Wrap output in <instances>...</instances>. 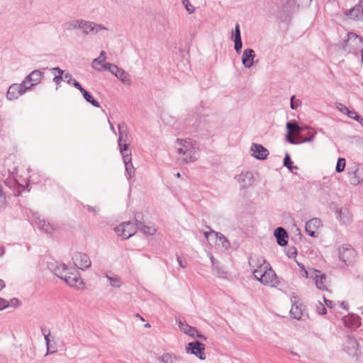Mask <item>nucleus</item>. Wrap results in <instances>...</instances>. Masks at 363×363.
Segmentation results:
<instances>
[{
    "mask_svg": "<svg viewBox=\"0 0 363 363\" xmlns=\"http://www.w3.org/2000/svg\"><path fill=\"white\" fill-rule=\"evenodd\" d=\"M342 346L344 350L348 354V355L357 359L360 353L359 343L353 337L348 335Z\"/></svg>",
    "mask_w": 363,
    "mask_h": 363,
    "instance_id": "obj_8",
    "label": "nucleus"
},
{
    "mask_svg": "<svg viewBox=\"0 0 363 363\" xmlns=\"http://www.w3.org/2000/svg\"><path fill=\"white\" fill-rule=\"evenodd\" d=\"M101 60L104 61H105V60L106 59V53L105 51L102 50L101 52H100V55L99 57Z\"/></svg>",
    "mask_w": 363,
    "mask_h": 363,
    "instance_id": "obj_63",
    "label": "nucleus"
},
{
    "mask_svg": "<svg viewBox=\"0 0 363 363\" xmlns=\"http://www.w3.org/2000/svg\"><path fill=\"white\" fill-rule=\"evenodd\" d=\"M361 42L362 38H359L356 33H348L346 35V38L343 39L340 43V48L344 51L350 52L352 51V46L353 44Z\"/></svg>",
    "mask_w": 363,
    "mask_h": 363,
    "instance_id": "obj_15",
    "label": "nucleus"
},
{
    "mask_svg": "<svg viewBox=\"0 0 363 363\" xmlns=\"http://www.w3.org/2000/svg\"><path fill=\"white\" fill-rule=\"evenodd\" d=\"M162 363H174L179 359V357L173 353H164L162 356L158 358Z\"/></svg>",
    "mask_w": 363,
    "mask_h": 363,
    "instance_id": "obj_32",
    "label": "nucleus"
},
{
    "mask_svg": "<svg viewBox=\"0 0 363 363\" xmlns=\"http://www.w3.org/2000/svg\"><path fill=\"white\" fill-rule=\"evenodd\" d=\"M62 80H64L62 75H55V77L53 78V82L56 84L57 89H58V86L60 84V82Z\"/></svg>",
    "mask_w": 363,
    "mask_h": 363,
    "instance_id": "obj_54",
    "label": "nucleus"
},
{
    "mask_svg": "<svg viewBox=\"0 0 363 363\" xmlns=\"http://www.w3.org/2000/svg\"><path fill=\"white\" fill-rule=\"evenodd\" d=\"M339 216L337 218L342 224L348 225L352 221V215L347 208L337 210Z\"/></svg>",
    "mask_w": 363,
    "mask_h": 363,
    "instance_id": "obj_26",
    "label": "nucleus"
},
{
    "mask_svg": "<svg viewBox=\"0 0 363 363\" xmlns=\"http://www.w3.org/2000/svg\"><path fill=\"white\" fill-rule=\"evenodd\" d=\"M43 76L44 73L42 71L35 69L27 75L23 81L28 86H30L31 89L33 86L40 83Z\"/></svg>",
    "mask_w": 363,
    "mask_h": 363,
    "instance_id": "obj_16",
    "label": "nucleus"
},
{
    "mask_svg": "<svg viewBox=\"0 0 363 363\" xmlns=\"http://www.w3.org/2000/svg\"><path fill=\"white\" fill-rule=\"evenodd\" d=\"M178 325H179V329L183 333L189 335L191 337H194L196 335V333H197V330L195 328L190 326L189 325H188L186 323H182L181 320H179L178 322Z\"/></svg>",
    "mask_w": 363,
    "mask_h": 363,
    "instance_id": "obj_30",
    "label": "nucleus"
},
{
    "mask_svg": "<svg viewBox=\"0 0 363 363\" xmlns=\"http://www.w3.org/2000/svg\"><path fill=\"white\" fill-rule=\"evenodd\" d=\"M196 150L197 147L196 145L192 147H189L188 152L186 151L185 153L179 155V160L183 163H189L195 161L197 159Z\"/></svg>",
    "mask_w": 363,
    "mask_h": 363,
    "instance_id": "obj_25",
    "label": "nucleus"
},
{
    "mask_svg": "<svg viewBox=\"0 0 363 363\" xmlns=\"http://www.w3.org/2000/svg\"><path fill=\"white\" fill-rule=\"evenodd\" d=\"M340 306L342 308L345 309V310H347L348 308V304L347 303H345V301H342L340 303Z\"/></svg>",
    "mask_w": 363,
    "mask_h": 363,
    "instance_id": "obj_64",
    "label": "nucleus"
},
{
    "mask_svg": "<svg viewBox=\"0 0 363 363\" xmlns=\"http://www.w3.org/2000/svg\"><path fill=\"white\" fill-rule=\"evenodd\" d=\"M255 52L252 48H247L243 51L242 62L245 68H250L253 65Z\"/></svg>",
    "mask_w": 363,
    "mask_h": 363,
    "instance_id": "obj_22",
    "label": "nucleus"
},
{
    "mask_svg": "<svg viewBox=\"0 0 363 363\" xmlns=\"http://www.w3.org/2000/svg\"><path fill=\"white\" fill-rule=\"evenodd\" d=\"M296 255H297V250H296V247H292L288 250L287 255L289 258L295 257Z\"/></svg>",
    "mask_w": 363,
    "mask_h": 363,
    "instance_id": "obj_51",
    "label": "nucleus"
},
{
    "mask_svg": "<svg viewBox=\"0 0 363 363\" xmlns=\"http://www.w3.org/2000/svg\"><path fill=\"white\" fill-rule=\"evenodd\" d=\"M82 94L83 95L84 99L87 102L90 103L92 106L96 108L100 107L99 103L96 100H95L93 96L90 94L89 92H88L86 89L83 90Z\"/></svg>",
    "mask_w": 363,
    "mask_h": 363,
    "instance_id": "obj_35",
    "label": "nucleus"
},
{
    "mask_svg": "<svg viewBox=\"0 0 363 363\" xmlns=\"http://www.w3.org/2000/svg\"><path fill=\"white\" fill-rule=\"evenodd\" d=\"M234 48L237 53H240L242 48V39H234Z\"/></svg>",
    "mask_w": 363,
    "mask_h": 363,
    "instance_id": "obj_44",
    "label": "nucleus"
},
{
    "mask_svg": "<svg viewBox=\"0 0 363 363\" xmlns=\"http://www.w3.org/2000/svg\"><path fill=\"white\" fill-rule=\"evenodd\" d=\"M355 287L363 293V277L358 275L354 279Z\"/></svg>",
    "mask_w": 363,
    "mask_h": 363,
    "instance_id": "obj_40",
    "label": "nucleus"
},
{
    "mask_svg": "<svg viewBox=\"0 0 363 363\" xmlns=\"http://www.w3.org/2000/svg\"><path fill=\"white\" fill-rule=\"evenodd\" d=\"M62 280H64L71 287H76L77 289H79L81 286L84 284L83 280L81 278L78 270L72 267H70L69 274L66 275V277Z\"/></svg>",
    "mask_w": 363,
    "mask_h": 363,
    "instance_id": "obj_9",
    "label": "nucleus"
},
{
    "mask_svg": "<svg viewBox=\"0 0 363 363\" xmlns=\"http://www.w3.org/2000/svg\"><path fill=\"white\" fill-rule=\"evenodd\" d=\"M182 1L189 13L191 14L194 13L195 7L190 4L189 0H182Z\"/></svg>",
    "mask_w": 363,
    "mask_h": 363,
    "instance_id": "obj_42",
    "label": "nucleus"
},
{
    "mask_svg": "<svg viewBox=\"0 0 363 363\" xmlns=\"http://www.w3.org/2000/svg\"><path fill=\"white\" fill-rule=\"evenodd\" d=\"M120 69V67L113 64L112 68L109 72L116 76V74H117V72H119Z\"/></svg>",
    "mask_w": 363,
    "mask_h": 363,
    "instance_id": "obj_61",
    "label": "nucleus"
},
{
    "mask_svg": "<svg viewBox=\"0 0 363 363\" xmlns=\"http://www.w3.org/2000/svg\"><path fill=\"white\" fill-rule=\"evenodd\" d=\"M122 157L125 167L126 174L129 178H131L135 174V168L132 163L131 152H125L124 155H122Z\"/></svg>",
    "mask_w": 363,
    "mask_h": 363,
    "instance_id": "obj_23",
    "label": "nucleus"
},
{
    "mask_svg": "<svg viewBox=\"0 0 363 363\" xmlns=\"http://www.w3.org/2000/svg\"><path fill=\"white\" fill-rule=\"evenodd\" d=\"M338 252L340 261L345 266H350L355 262L357 253L350 245H342L339 247Z\"/></svg>",
    "mask_w": 363,
    "mask_h": 363,
    "instance_id": "obj_3",
    "label": "nucleus"
},
{
    "mask_svg": "<svg viewBox=\"0 0 363 363\" xmlns=\"http://www.w3.org/2000/svg\"><path fill=\"white\" fill-rule=\"evenodd\" d=\"M286 129V140L293 145L311 142L316 135V133L309 127H301L296 121L288 122Z\"/></svg>",
    "mask_w": 363,
    "mask_h": 363,
    "instance_id": "obj_1",
    "label": "nucleus"
},
{
    "mask_svg": "<svg viewBox=\"0 0 363 363\" xmlns=\"http://www.w3.org/2000/svg\"><path fill=\"white\" fill-rule=\"evenodd\" d=\"M186 350L187 352H191L201 360L206 359V354L204 352L205 345L198 340L189 342L187 345Z\"/></svg>",
    "mask_w": 363,
    "mask_h": 363,
    "instance_id": "obj_13",
    "label": "nucleus"
},
{
    "mask_svg": "<svg viewBox=\"0 0 363 363\" xmlns=\"http://www.w3.org/2000/svg\"><path fill=\"white\" fill-rule=\"evenodd\" d=\"M9 306V301L0 297V311H2Z\"/></svg>",
    "mask_w": 363,
    "mask_h": 363,
    "instance_id": "obj_52",
    "label": "nucleus"
},
{
    "mask_svg": "<svg viewBox=\"0 0 363 363\" xmlns=\"http://www.w3.org/2000/svg\"><path fill=\"white\" fill-rule=\"evenodd\" d=\"M233 35H234V39H242L240 30V25L238 23H237L235 25Z\"/></svg>",
    "mask_w": 363,
    "mask_h": 363,
    "instance_id": "obj_48",
    "label": "nucleus"
},
{
    "mask_svg": "<svg viewBox=\"0 0 363 363\" xmlns=\"http://www.w3.org/2000/svg\"><path fill=\"white\" fill-rule=\"evenodd\" d=\"M345 158H339L337 162L335 171L338 173L343 172L345 167Z\"/></svg>",
    "mask_w": 363,
    "mask_h": 363,
    "instance_id": "obj_39",
    "label": "nucleus"
},
{
    "mask_svg": "<svg viewBox=\"0 0 363 363\" xmlns=\"http://www.w3.org/2000/svg\"><path fill=\"white\" fill-rule=\"evenodd\" d=\"M28 90H30V86H28L23 81L20 84L14 83L9 86L6 96L9 101H13L26 94Z\"/></svg>",
    "mask_w": 363,
    "mask_h": 363,
    "instance_id": "obj_4",
    "label": "nucleus"
},
{
    "mask_svg": "<svg viewBox=\"0 0 363 363\" xmlns=\"http://www.w3.org/2000/svg\"><path fill=\"white\" fill-rule=\"evenodd\" d=\"M302 311H303L302 306L300 305L298 306V305H296L295 303V304L292 305L291 308L290 310V313H291V315L292 318L299 320V319H301V318L302 316V314H303Z\"/></svg>",
    "mask_w": 363,
    "mask_h": 363,
    "instance_id": "obj_34",
    "label": "nucleus"
},
{
    "mask_svg": "<svg viewBox=\"0 0 363 363\" xmlns=\"http://www.w3.org/2000/svg\"><path fill=\"white\" fill-rule=\"evenodd\" d=\"M274 235L277 239V242L280 246H285L288 242V234L286 230L282 227H278L275 229Z\"/></svg>",
    "mask_w": 363,
    "mask_h": 363,
    "instance_id": "obj_24",
    "label": "nucleus"
},
{
    "mask_svg": "<svg viewBox=\"0 0 363 363\" xmlns=\"http://www.w3.org/2000/svg\"><path fill=\"white\" fill-rule=\"evenodd\" d=\"M322 225L320 219L314 218L306 223L305 230L312 238L318 236L317 230Z\"/></svg>",
    "mask_w": 363,
    "mask_h": 363,
    "instance_id": "obj_18",
    "label": "nucleus"
},
{
    "mask_svg": "<svg viewBox=\"0 0 363 363\" xmlns=\"http://www.w3.org/2000/svg\"><path fill=\"white\" fill-rule=\"evenodd\" d=\"M113 65V64H111V63H109V62H106V63H104L101 66V67L102 68V70L105 69V70L110 71L111 69L112 68Z\"/></svg>",
    "mask_w": 363,
    "mask_h": 363,
    "instance_id": "obj_60",
    "label": "nucleus"
},
{
    "mask_svg": "<svg viewBox=\"0 0 363 363\" xmlns=\"http://www.w3.org/2000/svg\"><path fill=\"white\" fill-rule=\"evenodd\" d=\"M48 267L55 274V275L61 279H63L66 277V275L69 274L70 269V267H68L63 263H58L57 262H48Z\"/></svg>",
    "mask_w": 363,
    "mask_h": 363,
    "instance_id": "obj_11",
    "label": "nucleus"
},
{
    "mask_svg": "<svg viewBox=\"0 0 363 363\" xmlns=\"http://www.w3.org/2000/svg\"><path fill=\"white\" fill-rule=\"evenodd\" d=\"M6 204V193L3 190L2 186L0 185V212L5 209Z\"/></svg>",
    "mask_w": 363,
    "mask_h": 363,
    "instance_id": "obj_37",
    "label": "nucleus"
},
{
    "mask_svg": "<svg viewBox=\"0 0 363 363\" xmlns=\"http://www.w3.org/2000/svg\"><path fill=\"white\" fill-rule=\"evenodd\" d=\"M102 65L103 60H101L100 57L94 59L91 62V67L97 71H102V68L101 67Z\"/></svg>",
    "mask_w": 363,
    "mask_h": 363,
    "instance_id": "obj_41",
    "label": "nucleus"
},
{
    "mask_svg": "<svg viewBox=\"0 0 363 363\" xmlns=\"http://www.w3.org/2000/svg\"><path fill=\"white\" fill-rule=\"evenodd\" d=\"M362 170L357 169L354 171H348L349 181L352 185H357L363 181V178L360 177L362 173Z\"/></svg>",
    "mask_w": 363,
    "mask_h": 363,
    "instance_id": "obj_28",
    "label": "nucleus"
},
{
    "mask_svg": "<svg viewBox=\"0 0 363 363\" xmlns=\"http://www.w3.org/2000/svg\"><path fill=\"white\" fill-rule=\"evenodd\" d=\"M138 228L135 224L130 221L123 222L114 228L117 235L123 239L126 240L133 236L137 231Z\"/></svg>",
    "mask_w": 363,
    "mask_h": 363,
    "instance_id": "obj_6",
    "label": "nucleus"
},
{
    "mask_svg": "<svg viewBox=\"0 0 363 363\" xmlns=\"http://www.w3.org/2000/svg\"><path fill=\"white\" fill-rule=\"evenodd\" d=\"M73 86L77 89L81 93L83 91V90H84L85 89H84L82 85L79 84V82H78L76 79H73V83H72Z\"/></svg>",
    "mask_w": 363,
    "mask_h": 363,
    "instance_id": "obj_57",
    "label": "nucleus"
},
{
    "mask_svg": "<svg viewBox=\"0 0 363 363\" xmlns=\"http://www.w3.org/2000/svg\"><path fill=\"white\" fill-rule=\"evenodd\" d=\"M82 19H74L65 23L64 26L67 30L81 29Z\"/></svg>",
    "mask_w": 363,
    "mask_h": 363,
    "instance_id": "obj_31",
    "label": "nucleus"
},
{
    "mask_svg": "<svg viewBox=\"0 0 363 363\" xmlns=\"http://www.w3.org/2000/svg\"><path fill=\"white\" fill-rule=\"evenodd\" d=\"M263 262L262 264L253 271V276L255 279L264 285L277 287L279 281L275 272L268 262L265 260H263Z\"/></svg>",
    "mask_w": 363,
    "mask_h": 363,
    "instance_id": "obj_2",
    "label": "nucleus"
},
{
    "mask_svg": "<svg viewBox=\"0 0 363 363\" xmlns=\"http://www.w3.org/2000/svg\"><path fill=\"white\" fill-rule=\"evenodd\" d=\"M298 265L301 268V275L303 277H304L305 278H310V272H308L305 266L302 264H300V263H298Z\"/></svg>",
    "mask_w": 363,
    "mask_h": 363,
    "instance_id": "obj_47",
    "label": "nucleus"
},
{
    "mask_svg": "<svg viewBox=\"0 0 363 363\" xmlns=\"http://www.w3.org/2000/svg\"><path fill=\"white\" fill-rule=\"evenodd\" d=\"M106 277L112 287L120 288L121 286L122 281L118 275L109 272L106 274Z\"/></svg>",
    "mask_w": 363,
    "mask_h": 363,
    "instance_id": "obj_29",
    "label": "nucleus"
},
{
    "mask_svg": "<svg viewBox=\"0 0 363 363\" xmlns=\"http://www.w3.org/2000/svg\"><path fill=\"white\" fill-rule=\"evenodd\" d=\"M83 33L86 35L90 33L97 34L101 30H106L107 28L101 24L82 19L81 29Z\"/></svg>",
    "mask_w": 363,
    "mask_h": 363,
    "instance_id": "obj_10",
    "label": "nucleus"
},
{
    "mask_svg": "<svg viewBox=\"0 0 363 363\" xmlns=\"http://www.w3.org/2000/svg\"><path fill=\"white\" fill-rule=\"evenodd\" d=\"M32 216L34 219L35 225L40 230L47 234H52L54 232V226L49 222L46 221L44 218H43L39 213L32 212Z\"/></svg>",
    "mask_w": 363,
    "mask_h": 363,
    "instance_id": "obj_12",
    "label": "nucleus"
},
{
    "mask_svg": "<svg viewBox=\"0 0 363 363\" xmlns=\"http://www.w3.org/2000/svg\"><path fill=\"white\" fill-rule=\"evenodd\" d=\"M72 259L75 267L81 270L88 269L91 267L90 258L85 253L76 252L73 254Z\"/></svg>",
    "mask_w": 363,
    "mask_h": 363,
    "instance_id": "obj_7",
    "label": "nucleus"
},
{
    "mask_svg": "<svg viewBox=\"0 0 363 363\" xmlns=\"http://www.w3.org/2000/svg\"><path fill=\"white\" fill-rule=\"evenodd\" d=\"M236 179L242 188H248L253 183L254 177L252 172H242L236 177Z\"/></svg>",
    "mask_w": 363,
    "mask_h": 363,
    "instance_id": "obj_21",
    "label": "nucleus"
},
{
    "mask_svg": "<svg viewBox=\"0 0 363 363\" xmlns=\"http://www.w3.org/2000/svg\"><path fill=\"white\" fill-rule=\"evenodd\" d=\"M337 108L344 114H347L349 111V108L343 105L342 104L338 103L336 106Z\"/></svg>",
    "mask_w": 363,
    "mask_h": 363,
    "instance_id": "obj_49",
    "label": "nucleus"
},
{
    "mask_svg": "<svg viewBox=\"0 0 363 363\" xmlns=\"http://www.w3.org/2000/svg\"><path fill=\"white\" fill-rule=\"evenodd\" d=\"M350 118H352V119H355L356 117H357V115L358 113L354 111H350L349 110V111L347 112V113L346 114Z\"/></svg>",
    "mask_w": 363,
    "mask_h": 363,
    "instance_id": "obj_59",
    "label": "nucleus"
},
{
    "mask_svg": "<svg viewBox=\"0 0 363 363\" xmlns=\"http://www.w3.org/2000/svg\"><path fill=\"white\" fill-rule=\"evenodd\" d=\"M177 259L178 264H179V266L181 267H182V268L186 267V262L182 257H181L180 256H178Z\"/></svg>",
    "mask_w": 363,
    "mask_h": 363,
    "instance_id": "obj_56",
    "label": "nucleus"
},
{
    "mask_svg": "<svg viewBox=\"0 0 363 363\" xmlns=\"http://www.w3.org/2000/svg\"><path fill=\"white\" fill-rule=\"evenodd\" d=\"M177 143L179 145V147H177V153L179 155L185 153L186 151L188 152L189 147H192L196 145L190 139H177Z\"/></svg>",
    "mask_w": 363,
    "mask_h": 363,
    "instance_id": "obj_27",
    "label": "nucleus"
},
{
    "mask_svg": "<svg viewBox=\"0 0 363 363\" xmlns=\"http://www.w3.org/2000/svg\"><path fill=\"white\" fill-rule=\"evenodd\" d=\"M135 219L138 229H139L143 234L152 235L156 233V228L154 226L144 225L141 221L143 219V215L140 213L135 214Z\"/></svg>",
    "mask_w": 363,
    "mask_h": 363,
    "instance_id": "obj_19",
    "label": "nucleus"
},
{
    "mask_svg": "<svg viewBox=\"0 0 363 363\" xmlns=\"http://www.w3.org/2000/svg\"><path fill=\"white\" fill-rule=\"evenodd\" d=\"M292 164L293 162L291 160L290 155L286 152L284 158V165L291 171H292L293 169H297V167H294Z\"/></svg>",
    "mask_w": 363,
    "mask_h": 363,
    "instance_id": "obj_38",
    "label": "nucleus"
},
{
    "mask_svg": "<svg viewBox=\"0 0 363 363\" xmlns=\"http://www.w3.org/2000/svg\"><path fill=\"white\" fill-rule=\"evenodd\" d=\"M250 150L252 152V155L258 160H265L269 154L267 148L257 143L252 144Z\"/></svg>",
    "mask_w": 363,
    "mask_h": 363,
    "instance_id": "obj_20",
    "label": "nucleus"
},
{
    "mask_svg": "<svg viewBox=\"0 0 363 363\" xmlns=\"http://www.w3.org/2000/svg\"><path fill=\"white\" fill-rule=\"evenodd\" d=\"M301 102L298 99H296L294 96L291 97V108L296 109L300 105Z\"/></svg>",
    "mask_w": 363,
    "mask_h": 363,
    "instance_id": "obj_45",
    "label": "nucleus"
},
{
    "mask_svg": "<svg viewBox=\"0 0 363 363\" xmlns=\"http://www.w3.org/2000/svg\"><path fill=\"white\" fill-rule=\"evenodd\" d=\"M63 79L66 81L69 84H71L73 83V79H74L72 74L69 73H65L63 76Z\"/></svg>",
    "mask_w": 363,
    "mask_h": 363,
    "instance_id": "obj_53",
    "label": "nucleus"
},
{
    "mask_svg": "<svg viewBox=\"0 0 363 363\" xmlns=\"http://www.w3.org/2000/svg\"><path fill=\"white\" fill-rule=\"evenodd\" d=\"M116 77L125 84H130L131 79L129 74L123 69H120L119 72L116 74Z\"/></svg>",
    "mask_w": 363,
    "mask_h": 363,
    "instance_id": "obj_33",
    "label": "nucleus"
},
{
    "mask_svg": "<svg viewBox=\"0 0 363 363\" xmlns=\"http://www.w3.org/2000/svg\"><path fill=\"white\" fill-rule=\"evenodd\" d=\"M316 312L320 315H325L327 312L325 306L320 302L318 303L315 306Z\"/></svg>",
    "mask_w": 363,
    "mask_h": 363,
    "instance_id": "obj_43",
    "label": "nucleus"
},
{
    "mask_svg": "<svg viewBox=\"0 0 363 363\" xmlns=\"http://www.w3.org/2000/svg\"><path fill=\"white\" fill-rule=\"evenodd\" d=\"M41 330H42V333H43V335L44 336V338H45V342H46V346H47V350H48V353L49 352V345H50V338H49V336L50 335V332H48V333H45V328H41Z\"/></svg>",
    "mask_w": 363,
    "mask_h": 363,
    "instance_id": "obj_46",
    "label": "nucleus"
},
{
    "mask_svg": "<svg viewBox=\"0 0 363 363\" xmlns=\"http://www.w3.org/2000/svg\"><path fill=\"white\" fill-rule=\"evenodd\" d=\"M216 235L219 240L220 242L221 243L222 246L225 249L228 250L230 247V243L228 238L223 235L220 233H216Z\"/></svg>",
    "mask_w": 363,
    "mask_h": 363,
    "instance_id": "obj_36",
    "label": "nucleus"
},
{
    "mask_svg": "<svg viewBox=\"0 0 363 363\" xmlns=\"http://www.w3.org/2000/svg\"><path fill=\"white\" fill-rule=\"evenodd\" d=\"M118 145L121 155H124L125 152H130L128 150L129 145L127 141L129 137V133L128 131L127 126L125 123H121L118 125Z\"/></svg>",
    "mask_w": 363,
    "mask_h": 363,
    "instance_id": "obj_5",
    "label": "nucleus"
},
{
    "mask_svg": "<svg viewBox=\"0 0 363 363\" xmlns=\"http://www.w3.org/2000/svg\"><path fill=\"white\" fill-rule=\"evenodd\" d=\"M345 15L350 19L363 21V0L352 9L345 12Z\"/></svg>",
    "mask_w": 363,
    "mask_h": 363,
    "instance_id": "obj_17",
    "label": "nucleus"
},
{
    "mask_svg": "<svg viewBox=\"0 0 363 363\" xmlns=\"http://www.w3.org/2000/svg\"><path fill=\"white\" fill-rule=\"evenodd\" d=\"M310 278L314 280L316 287L322 291H327L326 276L320 270L311 269H310Z\"/></svg>",
    "mask_w": 363,
    "mask_h": 363,
    "instance_id": "obj_14",
    "label": "nucleus"
},
{
    "mask_svg": "<svg viewBox=\"0 0 363 363\" xmlns=\"http://www.w3.org/2000/svg\"><path fill=\"white\" fill-rule=\"evenodd\" d=\"M298 6L309 4L311 0H294Z\"/></svg>",
    "mask_w": 363,
    "mask_h": 363,
    "instance_id": "obj_58",
    "label": "nucleus"
},
{
    "mask_svg": "<svg viewBox=\"0 0 363 363\" xmlns=\"http://www.w3.org/2000/svg\"><path fill=\"white\" fill-rule=\"evenodd\" d=\"M323 299L325 306L329 308H332L335 306V303L333 301L327 299L325 296H323Z\"/></svg>",
    "mask_w": 363,
    "mask_h": 363,
    "instance_id": "obj_55",
    "label": "nucleus"
},
{
    "mask_svg": "<svg viewBox=\"0 0 363 363\" xmlns=\"http://www.w3.org/2000/svg\"><path fill=\"white\" fill-rule=\"evenodd\" d=\"M52 71H55V72H58L59 75H62L64 74V70L61 69L58 67L52 68Z\"/></svg>",
    "mask_w": 363,
    "mask_h": 363,
    "instance_id": "obj_62",
    "label": "nucleus"
},
{
    "mask_svg": "<svg viewBox=\"0 0 363 363\" xmlns=\"http://www.w3.org/2000/svg\"><path fill=\"white\" fill-rule=\"evenodd\" d=\"M9 306L13 308H16L20 306L21 301L17 298H13L9 302Z\"/></svg>",
    "mask_w": 363,
    "mask_h": 363,
    "instance_id": "obj_50",
    "label": "nucleus"
}]
</instances>
